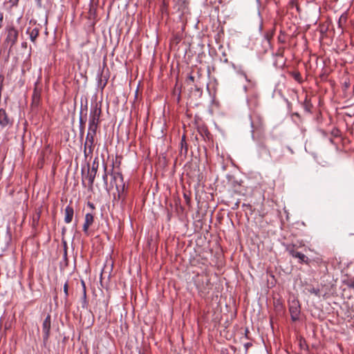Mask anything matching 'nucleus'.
<instances>
[{"label": "nucleus", "mask_w": 354, "mask_h": 354, "mask_svg": "<svg viewBox=\"0 0 354 354\" xmlns=\"http://www.w3.org/2000/svg\"><path fill=\"white\" fill-rule=\"evenodd\" d=\"M102 113L101 106H98L97 103L91 106L89 121H88V130L96 131L100 123V118Z\"/></svg>", "instance_id": "obj_1"}, {"label": "nucleus", "mask_w": 354, "mask_h": 354, "mask_svg": "<svg viewBox=\"0 0 354 354\" xmlns=\"http://www.w3.org/2000/svg\"><path fill=\"white\" fill-rule=\"evenodd\" d=\"M112 176V181L111 184L115 185L118 195L120 196L122 192L124 190V179L123 176L120 172H113L111 174Z\"/></svg>", "instance_id": "obj_2"}, {"label": "nucleus", "mask_w": 354, "mask_h": 354, "mask_svg": "<svg viewBox=\"0 0 354 354\" xmlns=\"http://www.w3.org/2000/svg\"><path fill=\"white\" fill-rule=\"evenodd\" d=\"M51 328L50 315H48L42 324L43 342L46 346L50 337V332Z\"/></svg>", "instance_id": "obj_3"}, {"label": "nucleus", "mask_w": 354, "mask_h": 354, "mask_svg": "<svg viewBox=\"0 0 354 354\" xmlns=\"http://www.w3.org/2000/svg\"><path fill=\"white\" fill-rule=\"evenodd\" d=\"M286 250L292 257L299 259V263H309V259L305 254L296 251L295 250V245H288Z\"/></svg>", "instance_id": "obj_4"}, {"label": "nucleus", "mask_w": 354, "mask_h": 354, "mask_svg": "<svg viewBox=\"0 0 354 354\" xmlns=\"http://www.w3.org/2000/svg\"><path fill=\"white\" fill-rule=\"evenodd\" d=\"M97 169L98 162H96L95 161H93V162L92 163V167L91 169L89 168V167H88V171L86 176H85V178L88 180V186L90 187H93L94 180L97 174Z\"/></svg>", "instance_id": "obj_5"}, {"label": "nucleus", "mask_w": 354, "mask_h": 354, "mask_svg": "<svg viewBox=\"0 0 354 354\" xmlns=\"http://www.w3.org/2000/svg\"><path fill=\"white\" fill-rule=\"evenodd\" d=\"M40 26L34 23L29 26L26 30V33L29 35L30 39L34 44L36 42V39L39 34Z\"/></svg>", "instance_id": "obj_6"}, {"label": "nucleus", "mask_w": 354, "mask_h": 354, "mask_svg": "<svg viewBox=\"0 0 354 354\" xmlns=\"http://www.w3.org/2000/svg\"><path fill=\"white\" fill-rule=\"evenodd\" d=\"M289 311L292 320L294 322L298 320L300 315V306L299 302L295 301H292L289 307Z\"/></svg>", "instance_id": "obj_7"}, {"label": "nucleus", "mask_w": 354, "mask_h": 354, "mask_svg": "<svg viewBox=\"0 0 354 354\" xmlns=\"http://www.w3.org/2000/svg\"><path fill=\"white\" fill-rule=\"evenodd\" d=\"M96 134V131H88L86 138V142L84 145V149L85 151L88 149L89 151V153H92L94 147V138Z\"/></svg>", "instance_id": "obj_8"}, {"label": "nucleus", "mask_w": 354, "mask_h": 354, "mask_svg": "<svg viewBox=\"0 0 354 354\" xmlns=\"http://www.w3.org/2000/svg\"><path fill=\"white\" fill-rule=\"evenodd\" d=\"M18 39V31L15 28L11 27L8 30L6 41L11 46H14Z\"/></svg>", "instance_id": "obj_9"}, {"label": "nucleus", "mask_w": 354, "mask_h": 354, "mask_svg": "<svg viewBox=\"0 0 354 354\" xmlns=\"http://www.w3.org/2000/svg\"><path fill=\"white\" fill-rule=\"evenodd\" d=\"M94 222V216L93 214L87 213L85 215L84 223L83 225V231L85 234L88 235V228Z\"/></svg>", "instance_id": "obj_10"}, {"label": "nucleus", "mask_w": 354, "mask_h": 354, "mask_svg": "<svg viewBox=\"0 0 354 354\" xmlns=\"http://www.w3.org/2000/svg\"><path fill=\"white\" fill-rule=\"evenodd\" d=\"M12 124V120L8 117L6 111L3 109H0V125L2 127H6Z\"/></svg>", "instance_id": "obj_11"}, {"label": "nucleus", "mask_w": 354, "mask_h": 354, "mask_svg": "<svg viewBox=\"0 0 354 354\" xmlns=\"http://www.w3.org/2000/svg\"><path fill=\"white\" fill-rule=\"evenodd\" d=\"M74 209L70 205L66 206L64 210V221L66 223H70L73 217Z\"/></svg>", "instance_id": "obj_12"}, {"label": "nucleus", "mask_w": 354, "mask_h": 354, "mask_svg": "<svg viewBox=\"0 0 354 354\" xmlns=\"http://www.w3.org/2000/svg\"><path fill=\"white\" fill-rule=\"evenodd\" d=\"M40 97H41V93L40 91L37 88H35L32 96V105L34 106H37L40 102Z\"/></svg>", "instance_id": "obj_13"}, {"label": "nucleus", "mask_w": 354, "mask_h": 354, "mask_svg": "<svg viewBox=\"0 0 354 354\" xmlns=\"http://www.w3.org/2000/svg\"><path fill=\"white\" fill-rule=\"evenodd\" d=\"M291 75H292V76L293 77V78L296 81H297L298 82H301V76L300 73H299V72H292Z\"/></svg>", "instance_id": "obj_14"}, {"label": "nucleus", "mask_w": 354, "mask_h": 354, "mask_svg": "<svg viewBox=\"0 0 354 354\" xmlns=\"http://www.w3.org/2000/svg\"><path fill=\"white\" fill-rule=\"evenodd\" d=\"M309 292L312 294H314L317 296H319V289L318 288H311L310 290H309Z\"/></svg>", "instance_id": "obj_15"}, {"label": "nucleus", "mask_w": 354, "mask_h": 354, "mask_svg": "<svg viewBox=\"0 0 354 354\" xmlns=\"http://www.w3.org/2000/svg\"><path fill=\"white\" fill-rule=\"evenodd\" d=\"M346 285H347L349 288H351L354 289V277H353V279H350V280H348V281L346 282Z\"/></svg>", "instance_id": "obj_16"}, {"label": "nucleus", "mask_w": 354, "mask_h": 354, "mask_svg": "<svg viewBox=\"0 0 354 354\" xmlns=\"http://www.w3.org/2000/svg\"><path fill=\"white\" fill-rule=\"evenodd\" d=\"M68 283L66 282L65 284L64 285V294H65V297L66 298L68 297Z\"/></svg>", "instance_id": "obj_17"}, {"label": "nucleus", "mask_w": 354, "mask_h": 354, "mask_svg": "<svg viewBox=\"0 0 354 354\" xmlns=\"http://www.w3.org/2000/svg\"><path fill=\"white\" fill-rule=\"evenodd\" d=\"M261 148H262L263 149L266 150V151H268L269 156H270V150L267 147V146L264 144H261L260 145Z\"/></svg>", "instance_id": "obj_18"}, {"label": "nucleus", "mask_w": 354, "mask_h": 354, "mask_svg": "<svg viewBox=\"0 0 354 354\" xmlns=\"http://www.w3.org/2000/svg\"><path fill=\"white\" fill-rule=\"evenodd\" d=\"M40 214L39 212L37 213L36 215H34L33 216V222H37L39 219Z\"/></svg>", "instance_id": "obj_19"}, {"label": "nucleus", "mask_w": 354, "mask_h": 354, "mask_svg": "<svg viewBox=\"0 0 354 354\" xmlns=\"http://www.w3.org/2000/svg\"><path fill=\"white\" fill-rule=\"evenodd\" d=\"M18 1L19 0H10V3L12 4V6H17Z\"/></svg>", "instance_id": "obj_20"}, {"label": "nucleus", "mask_w": 354, "mask_h": 354, "mask_svg": "<svg viewBox=\"0 0 354 354\" xmlns=\"http://www.w3.org/2000/svg\"><path fill=\"white\" fill-rule=\"evenodd\" d=\"M103 180L104 182V184L105 185H107V174L105 172L104 174L103 175Z\"/></svg>", "instance_id": "obj_21"}, {"label": "nucleus", "mask_w": 354, "mask_h": 354, "mask_svg": "<svg viewBox=\"0 0 354 354\" xmlns=\"http://www.w3.org/2000/svg\"><path fill=\"white\" fill-rule=\"evenodd\" d=\"M187 80H189V81H190V82H194V76H192V75H189V76L188 77V78H187Z\"/></svg>", "instance_id": "obj_22"}, {"label": "nucleus", "mask_w": 354, "mask_h": 354, "mask_svg": "<svg viewBox=\"0 0 354 354\" xmlns=\"http://www.w3.org/2000/svg\"><path fill=\"white\" fill-rule=\"evenodd\" d=\"M88 205L92 209H94V205L92 203L88 202Z\"/></svg>", "instance_id": "obj_23"}, {"label": "nucleus", "mask_w": 354, "mask_h": 354, "mask_svg": "<svg viewBox=\"0 0 354 354\" xmlns=\"http://www.w3.org/2000/svg\"><path fill=\"white\" fill-rule=\"evenodd\" d=\"M38 1H40V0H37Z\"/></svg>", "instance_id": "obj_24"}]
</instances>
